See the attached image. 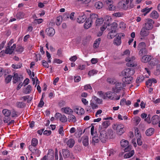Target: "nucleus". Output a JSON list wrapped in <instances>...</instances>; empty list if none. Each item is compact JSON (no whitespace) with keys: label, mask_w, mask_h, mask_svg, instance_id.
Returning a JSON list of instances; mask_svg holds the SVG:
<instances>
[{"label":"nucleus","mask_w":160,"mask_h":160,"mask_svg":"<svg viewBox=\"0 0 160 160\" xmlns=\"http://www.w3.org/2000/svg\"><path fill=\"white\" fill-rule=\"evenodd\" d=\"M28 148L32 153V154L35 157H38L39 156L41 152L40 150L36 148L33 149L32 146L31 145L29 146Z\"/></svg>","instance_id":"11"},{"label":"nucleus","mask_w":160,"mask_h":160,"mask_svg":"<svg viewBox=\"0 0 160 160\" xmlns=\"http://www.w3.org/2000/svg\"><path fill=\"white\" fill-rule=\"evenodd\" d=\"M123 84L121 82H117L114 87L112 88V90L116 93H118L122 89Z\"/></svg>","instance_id":"7"},{"label":"nucleus","mask_w":160,"mask_h":160,"mask_svg":"<svg viewBox=\"0 0 160 160\" xmlns=\"http://www.w3.org/2000/svg\"><path fill=\"white\" fill-rule=\"evenodd\" d=\"M135 58L132 56L131 58L127 57L125 58V61L127 62L126 65L128 67H133L137 66V64L135 61Z\"/></svg>","instance_id":"2"},{"label":"nucleus","mask_w":160,"mask_h":160,"mask_svg":"<svg viewBox=\"0 0 160 160\" xmlns=\"http://www.w3.org/2000/svg\"><path fill=\"white\" fill-rule=\"evenodd\" d=\"M94 6L96 8L99 9L102 8L103 4L102 2L98 1L95 3Z\"/></svg>","instance_id":"40"},{"label":"nucleus","mask_w":160,"mask_h":160,"mask_svg":"<svg viewBox=\"0 0 160 160\" xmlns=\"http://www.w3.org/2000/svg\"><path fill=\"white\" fill-rule=\"evenodd\" d=\"M152 58V57L149 55L143 56L141 58V61L144 63H146L150 61Z\"/></svg>","instance_id":"20"},{"label":"nucleus","mask_w":160,"mask_h":160,"mask_svg":"<svg viewBox=\"0 0 160 160\" xmlns=\"http://www.w3.org/2000/svg\"><path fill=\"white\" fill-rule=\"evenodd\" d=\"M116 35V32L110 31L108 35V37L109 39H112Z\"/></svg>","instance_id":"46"},{"label":"nucleus","mask_w":160,"mask_h":160,"mask_svg":"<svg viewBox=\"0 0 160 160\" xmlns=\"http://www.w3.org/2000/svg\"><path fill=\"white\" fill-rule=\"evenodd\" d=\"M47 57L48 58V63H51V56L49 53L47 51L46 52Z\"/></svg>","instance_id":"63"},{"label":"nucleus","mask_w":160,"mask_h":160,"mask_svg":"<svg viewBox=\"0 0 160 160\" xmlns=\"http://www.w3.org/2000/svg\"><path fill=\"white\" fill-rule=\"evenodd\" d=\"M16 47V44H14L10 47H7L4 51V52L6 54H11L13 52Z\"/></svg>","instance_id":"14"},{"label":"nucleus","mask_w":160,"mask_h":160,"mask_svg":"<svg viewBox=\"0 0 160 160\" xmlns=\"http://www.w3.org/2000/svg\"><path fill=\"white\" fill-rule=\"evenodd\" d=\"M5 117L3 119V121L5 123H8L10 120L9 116L11 114L10 111L7 109H4L2 111Z\"/></svg>","instance_id":"4"},{"label":"nucleus","mask_w":160,"mask_h":160,"mask_svg":"<svg viewBox=\"0 0 160 160\" xmlns=\"http://www.w3.org/2000/svg\"><path fill=\"white\" fill-rule=\"evenodd\" d=\"M133 80V78L131 76H125L122 79L123 82L127 84H129L132 83Z\"/></svg>","instance_id":"18"},{"label":"nucleus","mask_w":160,"mask_h":160,"mask_svg":"<svg viewBox=\"0 0 160 160\" xmlns=\"http://www.w3.org/2000/svg\"><path fill=\"white\" fill-rule=\"evenodd\" d=\"M152 62H154L152 63V64L153 65H155L159 62L160 59L158 57H156L155 58L153 59Z\"/></svg>","instance_id":"54"},{"label":"nucleus","mask_w":160,"mask_h":160,"mask_svg":"<svg viewBox=\"0 0 160 160\" xmlns=\"http://www.w3.org/2000/svg\"><path fill=\"white\" fill-rule=\"evenodd\" d=\"M86 19V16L83 14L81 16H79L77 18V22L79 23H82L85 21Z\"/></svg>","instance_id":"27"},{"label":"nucleus","mask_w":160,"mask_h":160,"mask_svg":"<svg viewBox=\"0 0 160 160\" xmlns=\"http://www.w3.org/2000/svg\"><path fill=\"white\" fill-rule=\"evenodd\" d=\"M62 111L66 114H71L73 112V110L68 107H66L62 108L61 109Z\"/></svg>","instance_id":"22"},{"label":"nucleus","mask_w":160,"mask_h":160,"mask_svg":"<svg viewBox=\"0 0 160 160\" xmlns=\"http://www.w3.org/2000/svg\"><path fill=\"white\" fill-rule=\"evenodd\" d=\"M47 160H53L54 158V151L52 149L48 150V153L46 156Z\"/></svg>","instance_id":"19"},{"label":"nucleus","mask_w":160,"mask_h":160,"mask_svg":"<svg viewBox=\"0 0 160 160\" xmlns=\"http://www.w3.org/2000/svg\"><path fill=\"white\" fill-rule=\"evenodd\" d=\"M109 26H110V28H108V29H109L112 32H116L118 27V24L116 22H113L111 24H110Z\"/></svg>","instance_id":"21"},{"label":"nucleus","mask_w":160,"mask_h":160,"mask_svg":"<svg viewBox=\"0 0 160 160\" xmlns=\"http://www.w3.org/2000/svg\"><path fill=\"white\" fill-rule=\"evenodd\" d=\"M69 121L75 122L76 121V118L75 116L73 115H70L68 117Z\"/></svg>","instance_id":"50"},{"label":"nucleus","mask_w":160,"mask_h":160,"mask_svg":"<svg viewBox=\"0 0 160 160\" xmlns=\"http://www.w3.org/2000/svg\"><path fill=\"white\" fill-rule=\"evenodd\" d=\"M98 16L97 14H90V18L88 19L92 22L94 21H96V19H98Z\"/></svg>","instance_id":"33"},{"label":"nucleus","mask_w":160,"mask_h":160,"mask_svg":"<svg viewBox=\"0 0 160 160\" xmlns=\"http://www.w3.org/2000/svg\"><path fill=\"white\" fill-rule=\"evenodd\" d=\"M103 22V19L102 18H98L97 19L95 23L96 26L99 27Z\"/></svg>","instance_id":"30"},{"label":"nucleus","mask_w":160,"mask_h":160,"mask_svg":"<svg viewBox=\"0 0 160 160\" xmlns=\"http://www.w3.org/2000/svg\"><path fill=\"white\" fill-rule=\"evenodd\" d=\"M48 62H47L45 60H43L42 61V64L43 67L45 68H48L49 67V65L48 63Z\"/></svg>","instance_id":"62"},{"label":"nucleus","mask_w":160,"mask_h":160,"mask_svg":"<svg viewBox=\"0 0 160 160\" xmlns=\"http://www.w3.org/2000/svg\"><path fill=\"white\" fill-rule=\"evenodd\" d=\"M104 3L108 6V9L110 11L114 10L115 9V7L113 4V1L112 0H106Z\"/></svg>","instance_id":"12"},{"label":"nucleus","mask_w":160,"mask_h":160,"mask_svg":"<svg viewBox=\"0 0 160 160\" xmlns=\"http://www.w3.org/2000/svg\"><path fill=\"white\" fill-rule=\"evenodd\" d=\"M55 117L57 118H59L60 120L62 122H65L67 121V118L64 115H62L59 113H56Z\"/></svg>","instance_id":"13"},{"label":"nucleus","mask_w":160,"mask_h":160,"mask_svg":"<svg viewBox=\"0 0 160 160\" xmlns=\"http://www.w3.org/2000/svg\"><path fill=\"white\" fill-rule=\"evenodd\" d=\"M97 94L100 97L104 99L108 98L111 100H113L115 95V92L112 91H108L104 93L102 91H100L98 92Z\"/></svg>","instance_id":"1"},{"label":"nucleus","mask_w":160,"mask_h":160,"mask_svg":"<svg viewBox=\"0 0 160 160\" xmlns=\"http://www.w3.org/2000/svg\"><path fill=\"white\" fill-rule=\"evenodd\" d=\"M38 143V140L35 138L32 139L31 141L32 145L33 147H36Z\"/></svg>","instance_id":"55"},{"label":"nucleus","mask_w":160,"mask_h":160,"mask_svg":"<svg viewBox=\"0 0 160 160\" xmlns=\"http://www.w3.org/2000/svg\"><path fill=\"white\" fill-rule=\"evenodd\" d=\"M97 71L95 70H92L89 72L88 75L89 76H91L97 74Z\"/></svg>","instance_id":"59"},{"label":"nucleus","mask_w":160,"mask_h":160,"mask_svg":"<svg viewBox=\"0 0 160 160\" xmlns=\"http://www.w3.org/2000/svg\"><path fill=\"white\" fill-rule=\"evenodd\" d=\"M123 13L122 12H118L113 14L112 15L116 17H120L123 16Z\"/></svg>","instance_id":"61"},{"label":"nucleus","mask_w":160,"mask_h":160,"mask_svg":"<svg viewBox=\"0 0 160 160\" xmlns=\"http://www.w3.org/2000/svg\"><path fill=\"white\" fill-rule=\"evenodd\" d=\"M99 138L101 142H105L108 137V134L107 133L106 131L104 130H101L99 131Z\"/></svg>","instance_id":"6"},{"label":"nucleus","mask_w":160,"mask_h":160,"mask_svg":"<svg viewBox=\"0 0 160 160\" xmlns=\"http://www.w3.org/2000/svg\"><path fill=\"white\" fill-rule=\"evenodd\" d=\"M64 142L70 148H72L74 145L75 143L74 139L72 138L68 139L67 138H64Z\"/></svg>","instance_id":"9"},{"label":"nucleus","mask_w":160,"mask_h":160,"mask_svg":"<svg viewBox=\"0 0 160 160\" xmlns=\"http://www.w3.org/2000/svg\"><path fill=\"white\" fill-rule=\"evenodd\" d=\"M146 47L145 43L143 42H140L138 46V49L145 48Z\"/></svg>","instance_id":"49"},{"label":"nucleus","mask_w":160,"mask_h":160,"mask_svg":"<svg viewBox=\"0 0 160 160\" xmlns=\"http://www.w3.org/2000/svg\"><path fill=\"white\" fill-rule=\"evenodd\" d=\"M82 143L85 146H87L89 144L88 138L87 136H83L82 138Z\"/></svg>","instance_id":"32"},{"label":"nucleus","mask_w":160,"mask_h":160,"mask_svg":"<svg viewBox=\"0 0 160 160\" xmlns=\"http://www.w3.org/2000/svg\"><path fill=\"white\" fill-rule=\"evenodd\" d=\"M16 106L18 108H23L25 106V104L22 102H18L16 103Z\"/></svg>","instance_id":"48"},{"label":"nucleus","mask_w":160,"mask_h":160,"mask_svg":"<svg viewBox=\"0 0 160 160\" xmlns=\"http://www.w3.org/2000/svg\"><path fill=\"white\" fill-rule=\"evenodd\" d=\"M150 16L153 18L156 19L158 17L159 15L156 11H153L150 14Z\"/></svg>","instance_id":"41"},{"label":"nucleus","mask_w":160,"mask_h":160,"mask_svg":"<svg viewBox=\"0 0 160 160\" xmlns=\"http://www.w3.org/2000/svg\"><path fill=\"white\" fill-rule=\"evenodd\" d=\"M110 122L109 121H106L103 122L102 123V126L104 128H106L110 125Z\"/></svg>","instance_id":"52"},{"label":"nucleus","mask_w":160,"mask_h":160,"mask_svg":"<svg viewBox=\"0 0 160 160\" xmlns=\"http://www.w3.org/2000/svg\"><path fill=\"white\" fill-rule=\"evenodd\" d=\"M62 21V18L61 16H59L57 17L56 21V23L57 25H59Z\"/></svg>","instance_id":"53"},{"label":"nucleus","mask_w":160,"mask_h":160,"mask_svg":"<svg viewBox=\"0 0 160 160\" xmlns=\"http://www.w3.org/2000/svg\"><path fill=\"white\" fill-rule=\"evenodd\" d=\"M160 72V64H159L157 66L156 71L154 72V74L156 75H158Z\"/></svg>","instance_id":"64"},{"label":"nucleus","mask_w":160,"mask_h":160,"mask_svg":"<svg viewBox=\"0 0 160 160\" xmlns=\"http://www.w3.org/2000/svg\"><path fill=\"white\" fill-rule=\"evenodd\" d=\"M157 81L156 79L152 78L151 79L148 80L146 82V85L148 87H150L152 86V83H156Z\"/></svg>","instance_id":"25"},{"label":"nucleus","mask_w":160,"mask_h":160,"mask_svg":"<svg viewBox=\"0 0 160 160\" xmlns=\"http://www.w3.org/2000/svg\"><path fill=\"white\" fill-rule=\"evenodd\" d=\"M144 79V77L142 76H140L138 77L136 80V82L138 83L142 82Z\"/></svg>","instance_id":"57"},{"label":"nucleus","mask_w":160,"mask_h":160,"mask_svg":"<svg viewBox=\"0 0 160 160\" xmlns=\"http://www.w3.org/2000/svg\"><path fill=\"white\" fill-rule=\"evenodd\" d=\"M99 141L98 138L97 136H94L92 138V143L94 144L95 143H98Z\"/></svg>","instance_id":"56"},{"label":"nucleus","mask_w":160,"mask_h":160,"mask_svg":"<svg viewBox=\"0 0 160 160\" xmlns=\"http://www.w3.org/2000/svg\"><path fill=\"white\" fill-rule=\"evenodd\" d=\"M90 105L94 109L98 108V105L92 99L90 101Z\"/></svg>","instance_id":"45"},{"label":"nucleus","mask_w":160,"mask_h":160,"mask_svg":"<svg viewBox=\"0 0 160 160\" xmlns=\"http://www.w3.org/2000/svg\"><path fill=\"white\" fill-rule=\"evenodd\" d=\"M74 111L78 115H83L85 113L84 110L82 108H80L79 109L78 108H77L75 109Z\"/></svg>","instance_id":"35"},{"label":"nucleus","mask_w":160,"mask_h":160,"mask_svg":"<svg viewBox=\"0 0 160 160\" xmlns=\"http://www.w3.org/2000/svg\"><path fill=\"white\" fill-rule=\"evenodd\" d=\"M118 4L122 8L124 9L126 8H127V5L128 4L125 1H121Z\"/></svg>","instance_id":"43"},{"label":"nucleus","mask_w":160,"mask_h":160,"mask_svg":"<svg viewBox=\"0 0 160 160\" xmlns=\"http://www.w3.org/2000/svg\"><path fill=\"white\" fill-rule=\"evenodd\" d=\"M152 9V8H149L148 7H146L142 9L141 12L143 13L142 14L143 15L145 16L148 13L150 12Z\"/></svg>","instance_id":"39"},{"label":"nucleus","mask_w":160,"mask_h":160,"mask_svg":"<svg viewBox=\"0 0 160 160\" xmlns=\"http://www.w3.org/2000/svg\"><path fill=\"white\" fill-rule=\"evenodd\" d=\"M124 126L122 124H115L113 126V129L116 130L117 133L119 135H122L124 132Z\"/></svg>","instance_id":"3"},{"label":"nucleus","mask_w":160,"mask_h":160,"mask_svg":"<svg viewBox=\"0 0 160 160\" xmlns=\"http://www.w3.org/2000/svg\"><path fill=\"white\" fill-rule=\"evenodd\" d=\"M45 32L47 35L51 37L53 36L55 32V30L52 28H47L45 30Z\"/></svg>","instance_id":"16"},{"label":"nucleus","mask_w":160,"mask_h":160,"mask_svg":"<svg viewBox=\"0 0 160 160\" xmlns=\"http://www.w3.org/2000/svg\"><path fill=\"white\" fill-rule=\"evenodd\" d=\"M134 153V151L132 150L130 152L126 153L124 155V158H129L132 156Z\"/></svg>","instance_id":"44"},{"label":"nucleus","mask_w":160,"mask_h":160,"mask_svg":"<svg viewBox=\"0 0 160 160\" xmlns=\"http://www.w3.org/2000/svg\"><path fill=\"white\" fill-rule=\"evenodd\" d=\"M62 153L64 158L70 157L71 158H74L73 156L72 153H70L69 151L66 149H62Z\"/></svg>","instance_id":"15"},{"label":"nucleus","mask_w":160,"mask_h":160,"mask_svg":"<svg viewBox=\"0 0 160 160\" xmlns=\"http://www.w3.org/2000/svg\"><path fill=\"white\" fill-rule=\"evenodd\" d=\"M141 121L140 118L138 117H135L131 119V122L135 125H137Z\"/></svg>","instance_id":"26"},{"label":"nucleus","mask_w":160,"mask_h":160,"mask_svg":"<svg viewBox=\"0 0 160 160\" xmlns=\"http://www.w3.org/2000/svg\"><path fill=\"white\" fill-rule=\"evenodd\" d=\"M114 44L116 45H119L121 43V40L120 37L115 38L114 40Z\"/></svg>","instance_id":"42"},{"label":"nucleus","mask_w":160,"mask_h":160,"mask_svg":"<svg viewBox=\"0 0 160 160\" xmlns=\"http://www.w3.org/2000/svg\"><path fill=\"white\" fill-rule=\"evenodd\" d=\"M152 123L153 124H157L160 120L159 117L158 116L155 115L153 116L152 118Z\"/></svg>","instance_id":"28"},{"label":"nucleus","mask_w":160,"mask_h":160,"mask_svg":"<svg viewBox=\"0 0 160 160\" xmlns=\"http://www.w3.org/2000/svg\"><path fill=\"white\" fill-rule=\"evenodd\" d=\"M107 82L110 84H113L117 82L116 79L113 78H108L107 79Z\"/></svg>","instance_id":"51"},{"label":"nucleus","mask_w":160,"mask_h":160,"mask_svg":"<svg viewBox=\"0 0 160 160\" xmlns=\"http://www.w3.org/2000/svg\"><path fill=\"white\" fill-rule=\"evenodd\" d=\"M92 99L94 101L95 103L97 102L98 104H101L102 102V100L97 98L96 96H93L92 97Z\"/></svg>","instance_id":"47"},{"label":"nucleus","mask_w":160,"mask_h":160,"mask_svg":"<svg viewBox=\"0 0 160 160\" xmlns=\"http://www.w3.org/2000/svg\"><path fill=\"white\" fill-rule=\"evenodd\" d=\"M134 70L131 68H126L122 72V75L124 76H131L134 74Z\"/></svg>","instance_id":"5"},{"label":"nucleus","mask_w":160,"mask_h":160,"mask_svg":"<svg viewBox=\"0 0 160 160\" xmlns=\"http://www.w3.org/2000/svg\"><path fill=\"white\" fill-rule=\"evenodd\" d=\"M154 129L153 128H150L146 131V135L147 136H150L154 133Z\"/></svg>","instance_id":"36"},{"label":"nucleus","mask_w":160,"mask_h":160,"mask_svg":"<svg viewBox=\"0 0 160 160\" xmlns=\"http://www.w3.org/2000/svg\"><path fill=\"white\" fill-rule=\"evenodd\" d=\"M112 20V19L110 16H107L105 18V22L104 23H105L108 26H109Z\"/></svg>","instance_id":"34"},{"label":"nucleus","mask_w":160,"mask_h":160,"mask_svg":"<svg viewBox=\"0 0 160 160\" xmlns=\"http://www.w3.org/2000/svg\"><path fill=\"white\" fill-rule=\"evenodd\" d=\"M101 38H99L96 39L93 44V48H97L99 46L101 42Z\"/></svg>","instance_id":"38"},{"label":"nucleus","mask_w":160,"mask_h":160,"mask_svg":"<svg viewBox=\"0 0 160 160\" xmlns=\"http://www.w3.org/2000/svg\"><path fill=\"white\" fill-rule=\"evenodd\" d=\"M32 90V87L30 85L27 86L24 89L23 92L26 94L30 93Z\"/></svg>","instance_id":"31"},{"label":"nucleus","mask_w":160,"mask_h":160,"mask_svg":"<svg viewBox=\"0 0 160 160\" xmlns=\"http://www.w3.org/2000/svg\"><path fill=\"white\" fill-rule=\"evenodd\" d=\"M22 80V78L19 76L17 73H15L13 76V82L15 83L18 82H21Z\"/></svg>","instance_id":"24"},{"label":"nucleus","mask_w":160,"mask_h":160,"mask_svg":"<svg viewBox=\"0 0 160 160\" xmlns=\"http://www.w3.org/2000/svg\"><path fill=\"white\" fill-rule=\"evenodd\" d=\"M22 66V64L19 63L17 64H13L12 65V67L14 69H17L21 68Z\"/></svg>","instance_id":"60"},{"label":"nucleus","mask_w":160,"mask_h":160,"mask_svg":"<svg viewBox=\"0 0 160 160\" xmlns=\"http://www.w3.org/2000/svg\"><path fill=\"white\" fill-rule=\"evenodd\" d=\"M120 143L121 146L122 147L125 148L127 147V148H125V152H127L131 150V146L128 145L129 142L128 141L124 139H123L121 141Z\"/></svg>","instance_id":"8"},{"label":"nucleus","mask_w":160,"mask_h":160,"mask_svg":"<svg viewBox=\"0 0 160 160\" xmlns=\"http://www.w3.org/2000/svg\"><path fill=\"white\" fill-rule=\"evenodd\" d=\"M58 132L62 136H63L64 135V132L62 125H60L59 126V128Z\"/></svg>","instance_id":"58"},{"label":"nucleus","mask_w":160,"mask_h":160,"mask_svg":"<svg viewBox=\"0 0 160 160\" xmlns=\"http://www.w3.org/2000/svg\"><path fill=\"white\" fill-rule=\"evenodd\" d=\"M154 23L153 20L150 19L146 20L145 26L144 28L149 30L153 28L152 24Z\"/></svg>","instance_id":"10"},{"label":"nucleus","mask_w":160,"mask_h":160,"mask_svg":"<svg viewBox=\"0 0 160 160\" xmlns=\"http://www.w3.org/2000/svg\"><path fill=\"white\" fill-rule=\"evenodd\" d=\"M92 23V21H90L88 18L84 24V28L86 29H88L91 27Z\"/></svg>","instance_id":"29"},{"label":"nucleus","mask_w":160,"mask_h":160,"mask_svg":"<svg viewBox=\"0 0 160 160\" xmlns=\"http://www.w3.org/2000/svg\"><path fill=\"white\" fill-rule=\"evenodd\" d=\"M138 129L135 130V135L138 138L137 139V143L138 145H141L142 144V142L141 140V136L138 132Z\"/></svg>","instance_id":"17"},{"label":"nucleus","mask_w":160,"mask_h":160,"mask_svg":"<svg viewBox=\"0 0 160 160\" xmlns=\"http://www.w3.org/2000/svg\"><path fill=\"white\" fill-rule=\"evenodd\" d=\"M149 32V30L146 29V28L143 27L140 31V34L142 37H145L147 36Z\"/></svg>","instance_id":"23"},{"label":"nucleus","mask_w":160,"mask_h":160,"mask_svg":"<svg viewBox=\"0 0 160 160\" xmlns=\"http://www.w3.org/2000/svg\"><path fill=\"white\" fill-rule=\"evenodd\" d=\"M107 26H108L105 24V23H104V24L102 25V26L100 28L101 32H100L97 35L98 36H100L102 35L103 32L106 29Z\"/></svg>","instance_id":"37"}]
</instances>
